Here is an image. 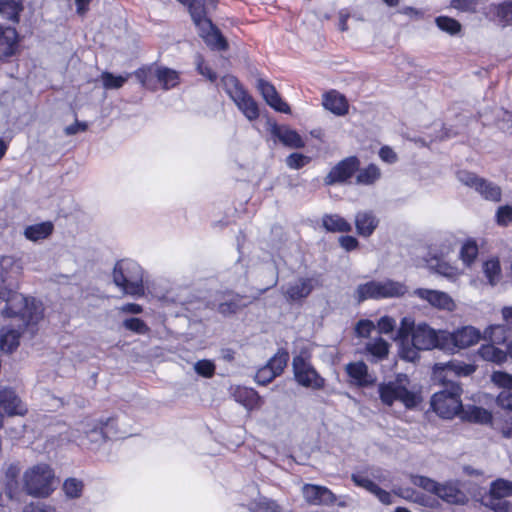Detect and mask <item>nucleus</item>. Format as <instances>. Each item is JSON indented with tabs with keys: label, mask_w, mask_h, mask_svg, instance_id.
I'll return each instance as SVG.
<instances>
[{
	"label": "nucleus",
	"mask_w": 512,
	"mask_h": 512,
	"mask_svg": "<svg viewBox=\"0 0 512 512\" xmlns=\"http://www.w3.org/2000/svg\"><path fill=\"white\" fill-rule=\"evenodd\" d=\"M22 480H55V473L47 463H38L24 471Z\"/></svg>",
	"instance_id": "72a5a7b5"
},
{
	"label": "nucleus",
	"mask_w": 512,
	"mask_h": 512,
	"mask_svg": "<svg viewBox=\"0 0 512 512\" xmlns=\"http://www.w3.org/2000/svg\"><path fill=\"white\" fill-rule=\"evenodd\" d=\"M357 485L365 484V488L373 493L381 503L385 505H390L393 502L394 496L380 488L376 482H355Z\"/></svg>",
	"instance_id": "a18cd8bd"
},
{
	"label": "nucleus",
	"mask_w": 512,
	"mask_h": 512,
	"mask_svg": "<svg viewBox=\"0 0 512 512\" xmlns=\"http://www.w3.org/2000/svg\"><path fill=\"white\" fill-rule=\"evenodd\" d=\"M481 338L479 330L472 326L462 327L453 333L444 330L442 347L444 351H454L456 348H467L476 344Z\"/></svg>",
	"instance_id": "9b49d317"
},
{
	"label": "nucleus",
	"mask_w": 512,
	"mask_h": 512,
	"mask_svg": "<svg viewBox=\"0 0 512 512\" xmlns=\"http://www.w3.org/2000/svg\"><path fill=\"white\" fill-rule=\"evenodd\" d=\"M131 74L114 75L111 72L105 71L101 74V80L104 88L106 89H119L129 79Z\"/></svg>",
	"instance_id": "c03bdc74"
},
{
	"label": "nucleus",
	"mask_w": 512,
	"mask_h": 512,
	"mask_svg": "<svg viewBox=\"0 0 512 512\" xmlns=\"http://www.w3.org/2000/svg\"><path fill=\"white\" fill-rule=\"evenodd\" d=\"M123 326L136 334L144 335L149 332V327L147 324L140 318H128L124 320Z\"/></svg>",
	"instance_id": "5fc2aeb1"
},
{
	"label": "nucleus",
	"mask_w": 512,
	"mask_h": 512,
	"mask_svg": "<svg viewBox=\"0 0 512 512\" xmlns=\"http://www.w3.org/2000/svg\"><path fill=\"white\" fill-rule=\"evenodd\" d=\"M479 355L486 361L503 363L507 358V353L493 345H483L479 349Z\"/></svg>",
	"instance_id": "58836bf2"
},
{
	"label": "nucleus",
	"mask_w": 512,
	"mask_h": 512,
	"mask_svg": "<svg viewBox=\"0 0 512 512\" xmlns=\"http://www.w3.org/2000/svg\"><path fill=\"white\" fill-rule=\"evenodd\" d=\"M83 482H63V491L67 498L75 499L81 496Z\"/></svg>",
	"instance_id": "052dcab7"
},
{
	"label": "nucleus",
	"mask_w": 512,
	"mask_h": 512,
	"mask_svg": "<svg viewBox=\"0 0 512 512\" xmlns=\"http://www.w3.org/2000/svg\"><path fill=\"white\" fill-rule=\"evenodd\" d=\"M196 65L199 74L205 76L211 82H214L217 79V74L210 67L204 64V58L200 54L196 57Z\"/></svg>",
	"instance_id": "e2e57ef3"
},
{
	"label": "nucleus",
	"mask_w": 512,
	"mask_h": 512,
	"mask_svg": "<svg viewBox=\"0 0 512 512\" xmlns=\"http://www.w3.org/2000/svg\"><path fill=\"white\" fill-rule=\"evenodd\" d=\"M216 366L213 361L203 359L194 364L195 372L205 378H211L215 374Z\"/></svg>",
	"instance_id": "864d4df0"
},
{
	"label": "nucleus",
	"mask_w": 512,
	"mask_h": 512,
	"mask_svg": "<svg viewBox=\"0 0 512 512\" xmlns=\"http://www.w3.org/2000/svg\"><path fill=\"white\" fill-rule=\"evenodd\" d=\"M100 429L104 432L107 440L117 438L119 436V431L116 424L115 417H108L106 419H100L97 422Z\"/></svg>",
	"instance_id": "8fccbe9b"
},
{
	"label": "nucleus",
	"mask_w": 512,
	"mask_h": 512,
	"mask_svg": "<svg viewBox=\"0 0 512 512\" xmlns=\"http://www.w3.org/2000/svg\"><path fill=\"white\" fill-rule=\"evenodd\" d=\"M416 328L414 322L409 318H403L401 321L400 328L397 331L396 339L399 341L400 348L403 347L404 342L408 343L412 337L413 331Z\"/></svg>",
	"instance_id": "de8ad7c7"
},
{
	"label": "nucleus",
	"mask_w": 512,
	"mask_h": 512,
	"mask_svg": "<svg viewBox=\"0 0 512 512\" xmlns=\"http://www.w3.org/2000/svg\"><path fill=\"white\" fill-rule=\"evenodd\" d=\"M0 409L9 416L23 415L26 412L20 398L10 388L0 390Z\"/></svg>",
	"instance_id": "a878e982"
},
{
	"label": "nucleus",
	"mask_w": 512,
	"mask_h": 512,
	"mask_svg": "<svg viewBox=\"0 0 512 512\" xmlns=\"http://www.w3.org/2000/svg\"><path fill=\"white\" fill-rule=\"evenodd\" d=\"M491 380L494 384H496L499 387L506 388V391H510L512 389V375L502 372V371H496L493 372L491 376Z\"/></svg>",
	"instance_id": "13d9d810"
},
{
	"label": "nucleus",
	"mask_w": 512,
	"mask_h": 512,
	"mask_svg": "<svg viewBox=\"0 0 512 512\" xmlns=\"http://www.w3.org/2000/svg\"><path fill=\"white\" fill-rule=\"evenodd\" d=\"M441 373L435 372L433 381L441 388L431 396L430 407L440 418L453 419L463 410L462 384L458 380L446 379Z\"/></svg>",
	"instance_id": "f03ea898"
},
{
	"label": "nucleus",
	"mask_w": 512,
	"mask_h": 512,
	"mask_svg": "<svg viewBox=\"0 0 512 512\" xmlns=\"http://www.w3.org/2000/svg\"><path fill=\"white\" fill-rule=\"evenodd\" d=\"M256 87L271 108L281 113L291 112L289 105L282 100L273 84L264 79H258Z\"/></svg>",
	"instance_id": "a211bd4d"
},
{
	"label": "nucleus",
	"mask_w": 512,
	"mask_h": 512,
	"mask_svg": "<svg viewBox=\"0 0 512 512\" xmlns=\"http://www.w3.org/2000/svg\"><path fill=\"white\" fill-rule=\"evenodd\" d=\"M322 226L327 232L349 233L352 225L339 214H325L322 217Z\"/></svg>",
	"instance_id": "473e14b6"
},
{
	"label": "nucleus",
	"mask_w": 512,
	"mask_h": 512,
	"mask_svg": "<svg viewBox=\"0 0 512 512\" xmlns=\"http://www.w3.org/2000/svg\"><path fill=\"white\" fill-rule=\"evenodd\" d=\"M512 494V482H491L489 493L482 497V504L497 511L505 512L508 503L502 499Z\"/></svg>",
	"instance_id": "2eb2a0df"
},
{
	"label": "nucleus",
	"mask_w": 512,
	"mask_h": 512,
	"mask_svg": "<svg viewBox=\"0 0 512 512\" xmlns=\"http://www.w3.org/2000/svg\"><path fill=\"white\" fill-rule=\"evenodd\" d=\"M22 331L10 327L0 329V349L6 353L14 352L19 344Z\"/></svg>",
	"instance_id": "c756f323"
},
{
	"label": "nucleus",
	"mask_w": 512,
	"mask_h": 512,
	"mask_svg": "<svg viewBox=\"0 0 512 512\" xmlns=\"http://www.w3.org/2000/svg\"><path fill=\"white\" fill-rule=\"evenodd\" d=\"M459 482H419V486L426 490L433 491L439 498L452 504H463L467 497L462 492L458 484Z\"/></svg>",
	"instance_id": "ddd939ff"
},
{
	"label": "nucleus",
	"mask_w": 512,
	"mask_h": 512,
	"mask_svg": "<svg viewBox=\"0 0 512 512\" xmlns=\"http://www.w3.org/2000/svg\"><path fill=\"white\" fill-rule=\"evenodd\" d=\"M251 303L252 300H248L246 296L235 293H225L217 304L216 310L224 317H229L238 313Z\"/></svg>",
	"instance_id": "6ab92c4d"
},
{
	"label": "nucleus",
	"mask_w": 512,
	"mask_h": 512,
	"mask_svg": "<svg viewBox=\"0 0 512 512\" xmlns=\"http://www.w3.org/2000/svg\"><path fill=\"white\" fill-rule=\"evenodd\" d=\"M378 394L381 402L386 406H392L398 400L401 401L407 409H414L421 402V397L407 387H402L398 382L380 383L378 385Z\"/></svg>",
	"instance_id": "0eeeda50"
},
{
	"label": "nucleus",
	"mask_w": 512,
	"mask_h": 512,
	"mask_svg": "<svg viewBox=\"0 0 512 512\" xmlns=\"http://www.w3.org/2000/svg\"><path fill=\"white\" fill-rule=\"evenodd\" d=\"M18 48V33L13 27L0 26V59L15 55Z\"/></svg>",
	"instance_id": "393cba45"
},
{
	"label": "nucleus",
	"mask_w": 512,
	"mask_h": 512,
	"mask_svg": "<svg viewBox=\"0 0 512 512\" xmlns=\"http://www.w3.org/2000/svg\"><path fill=\"white\" fill-rule=\"evenodd\" d=\"M360 160L350 156L337 163L324 178V185L333 186L348 181L359 170Z\"/></svg>",
	"instance_id": "4468645a"
},
{
	"label": "nucleus",
	"mask_w": 512,
	"mask_h": 512,
	"mask_svg": "<svg viewBox=\"0 0 512 512\" xmlns=\"http://www.w3.org/2000/svg\"><path fill=\"white\" fill-rule=\"evenodd\" d=\"M225 91L229 94L236 106L243 112V114L253 121L259 117V108L257 102L240 84L239 80L232 75H227L222 78Z\"/></svg>",
	"instance_id": "423d86ee"
},
{
	"label": "nucleus",
	"mask_w": 512,
	"mask_h": 512,
	"mask_svg": "<svg viewBox=\"0 0 512 512\" xmlns=\"http://www.w3.org/2000/svg\"><path fill=\"white\" fill-rule=\"evenodd\" d=\"M380 176V169L376 165L370 164L367 168L359 170V173L356 176V183L361 185H372L380 178Z\"/></svg>",
	"instance_id": "a19ab883"
},
{
	"label": "nucleus",
	"mask_w": 512,
	"mask_h": 512,
	"mask_svg": "<svg viewBox=\"0 0 512 512\" xmlns=\"http://www.w3.org/2000/svg\"><path fill=\"white\" fill-rule=\"evenodd\" d=\"M113 283L124 294L140 297L145 293L143 285V270L133 260H120L113 269Z\"/></svg>",
	"instance_id": "20e7f679"
},
{
	"label": "nucleus",
	"mask_w": 512,
	"mask_h": 512,
	"mask_svg": "<svg viewBox=\"0 0 512 512\" xmlns=\"http://www.w3.org/2000/svg\"><path fill=\"white\" fill-rule=\"evenodd\" d=\"M135 77L146 88H151L154 80L162 84L164 89H170L177 84L178 75L168 68L146 67L134 72Z\"/></svg>",
	"instance_id": "9d476101"
},
{
	"label": "nucleus",
	"mask_w": 512,
	"mask_h": 512,
	"mask_svg": "<svg viewBox=\"0 0 512 512\" xmlns=\"http://www.w3.org/2000/svg\"><path fill=\"white\" fill-rule=\"evenodd\" d=\"M407 292V287L391 279L385 281H369L358 285L356 289V298L358 303L367 299H382L401 297Z\"/></svg>",
	"instance_id": "39448f33"
},
{
	"label": "nucleus",
	"mask_w": 512,
	"mask_h": 512,
	"mask_svg": "<svg viewBox=\"0 0 512 512\" xmlns=\"http://www.w3.org/2000/svg\"><path fill=\"white\" fill-rule=\"evenodd\" d=\"M464 422L480 425L492 424L493 416L487 409L475 405H463V410L458 416Z\"/></svg>",
	"instance_id": "b1692460"
},
{
	"label": "nucleus",
	"mask_w": 512,
	"mask_h": 512,
	"mask_svg": "<svg viewBox=\"0 0 512 512\" xmlns=\"http://www.w3.org/2000/svg\"><path fill=\"white\" fill-rule=\"evenodd\" d=\"M271 134L289 148L300 149L305 147V142L299 133L287 126L274 123L271 127Z\"/></svg>",
	"instance_id": "aec40b11"
},
{
	"label": "nucleus",
	"mask_w": 512,
	"mask_h": 512,
	"mask_svg": "<svg viewBox=\"0 0 512 512\" xmlns=\"http://www.w3.org/2000/svg\"><path fill=\"white\" fill-rule=\"evenodd\" d=\"M289 353L285 349H279L277 353L268 361L267 365L277 374L281 375L289 361Z\"/></svg>",
	"instance_id": "37998d69"
},
{
	"label": "nucleus",
	"mask_w": 512,
	"mask_h": 512,
	"mask_svg": "<svg viewBox=\"0 0 512 512\" xmlns=\"http://www.w3.org/2000/svg\"><path fill=\"white\" fill-rule=\"evenodd\" d=\"M233 396L237 402L249 409L260 407L263 403L257 391L248 387H236Z\"/></svg>",
	"instance_id": "7c9ffc66"
},
{
	"label": "nucleus",
	"mask_w": 512,
	"mask_h": 512,
	"mask_svg": "<svg viewBox=\"0 0 512 512\" xmlns=\"http://www.w3.org/2000/svg\"><path fill=\"white\" fill-rule=\"evenodd\" d=\"M428 267L435 273L444 276L448 279H453L457 276V269L445 261L438 258H433L428 261Z\"/></svg>",
	"instance_id": "ea45409f"
},
{
	"label": "nucleus",
	"mask_w": 512,
	"mask_h": 512,
	"mask_svg": "<svg viewBox=\"0 0 512 512\" xmlns=\"http://www.w3.org/2000/svg\"><path fill=\"white\" fill-rule=\"evenodd\" d=\"M22 512H57L56 508L43 502H35L26 505Z\"/></svg>",
	"instance_id": "69168bd1"
},
{
	"label": "nucleus",
	"mask_w": 512,
	"mask_h": 512,
	"mask_svg": "<svg viewBox=\"0 0 512 512\" xmlns=\"http://www.w3.org/2000/svg\"><path fill=\"white\" fill-rule=\"evenodd\" d=\"M435 22L440 30L450 35H456L461 30V24L454 18L448 16H439L435 19Z\"/></svg>",
	"instance_id": "49530a36"
},
{
	"label": "nucleus",
	"mask_w": 512,
	"mask_h": 512,
	"mask_svg": "<svg viewBox=\"0 0 512 512\" xmlns=\"http://www.w3.org/2000/svg\"><path fill=\"white\" fill-rule=\"evenodd\" d=\"M23 10L24 6L21 0H0V14L13 23H19Z\"/></svg>",
	"instance_id": "c9c22d12"
},
{
	"label": "nucleus",
	"mask_w": 512,
	"mask_h": 512,
	"mask_svg": "<svg viewBox=\"0 0 512 512\" xmlns=\"http://www.w3.org/2000/svg\"><path fill=\"white\" fill-rule=\"evenodd\" d=\"M379 225V219L372 211H359L355 215L357 234L362 237L371 236Z\"/></svg>",
	"instance_id": "bb28decb"
},
{
	"label": "nucleus",
	"mask_w": 512,
	"mask_h": 512,
	"mask_svg": "<svg viewBox=\"0 0 512 512\" xmlns=\"http://www.w3.org/2000/svg\"><path fill=\"white\" fill-rule=\"evenodd\" d=\"M476 367L471 364H466L458 360H451L447 363H437L433 368L432 378L435 380V372H442L441 374L448 380H456L460 376H469L474 373Z\"/></svg>",
	"instance_id": "f3484780"
},
{
	"label": "nucleus",
	"mask_w": 512,
	"mask_h": 512,
	"mask_svg": "<svg viewBox=\"0 0 512 512\" xmlns=\"http://www.w3.org/2000/svg\"><path fill=\"white\" fill-rule=\"evenodd\" d=\"M367 350L377 358L384 359L388 355L389 345L384 339L378 338L367 345Z\"/></svg>",
	"instance_id": "603ef678"
},
{
	"label": "nucleus",
	"mask_w": 512,
	"mask_h": 512,
	"mask_svg": "<svg viewBox=\"0 0 512 512\" xmlns=\"http://www.w3.org/2000/svg\"><path fill=\"white\" fill-rule=\"evenodd\" d=\"M416 328L414 322L409 318H403L401 321L400 328L397 331L396 339L399 341L400 348L403 347L404 342L408 343L412 337L413 331Z\"/></svg>",
	"instance_id": "09e8293b"
},
{
	"label": "nucleus",
	"mask_w": 512,
	"mask_h": 512,
	"mask_svg": "<svg viewBox=\"0 0 512 512\" xmlns=\"http://www.w3.org/2000/svg\"><path fill=\"white\" fill-rule=\"evenodd\" d=\"M22 490L30 496L33 497H47L53 491V482H21Z\"/></svg>",
	"instance_id": "e433bc0d"
},
{
	"label": "nucleus",
	"mask_w": 512,
	"mask_h": 512,
	"mask_svg": "<svg viewBox=\"0 0 512 512\" xmlns=\"http://www.w3.org/2000/svg\"><path fill=\"white\" fill-rule=\"evenodd\" d=\"M496 404L505 409L512 411V392L502 391L496 398Z\"/></svg>",
	"instance_id": "774afa93"
},
{
	"label": "nucleus",
	"mask_w": 512,
	"mask_h": 512,
	"mask_svg": "<svg viewBox=\"0 0 512 512\" xmlns=\"http://www.w3.org/2000/svg\"><path fill=\"white\" fill-rule=\"evenodd\" d=\"M345 370L354 384L359 387H369L376 382V378L369 374L368 366L363 361L348 363Z\"/></svg>",
	"instance_id": "4be33fe9"
},
{
	"label": "nucleus",
	"mask_w": 512,
	"mask_h": 512,
	"mask_svg": "<svg viewBox=\"0 0 512 512\" xmlns=\"http://www.w3.org/2000/svg\"><path fill=\"white\" fill-rule=\"evenodd\" d=\"M292 366L295 380L299 385L313 390H320L325 387V379L301 355L293 358Z\"/></svg>",
	"instance_id": "1a4fd4ad"
},
{
	"label": "nucleus",
	"mask_w": 512,
	"mask_h": 512,
	"mask_svg": "<svg viewBox=\"0 0 512 512\" xmlns=\"http://www.w3.org/2000/svg\"><path fill=\"white\" fill-rule=\"evenodd\" d=\"M276 377L277 374L266 364L257 371L255 380L260 385H267Z\"/></svg>",
	"instance_id": "4d7b16f0"
},
{
	"label": "nucleus",
	"mask_w": 512,
	"mask_h": 512,
	"mask_svg": "<svg viewBox=\"0 0 512 512\" xmlns=\"http://www.w3.org/2000/svg\"><path fill=\"white\" fill-rule=\"evenodd\" d=\"M478 255V246L474 241H467L460 250L462 261L470 266Z\"/></svg>",
	"instance_id": "3c124183"
},
{
	"label": "nucleus",
	"mask_w": 512,
	"mask_h": 512,
	"mask_svg": "<svg viewBox=\"0 0 512 512\" xmlns=\"http://www.w3.org/2000/svg\"><path fill=\"white\" fill-rule=\"evenodd\" d=\"M444 330H435L426 323L416 325L413 331L411 341L404 342L402 348H399V355L402 359L414 362L419 359V351L439 349L444 351L442 347V336Z\"/></svg>",
	"instance_id": "7ed1b4c3"
},
{
	"label": "nucleus",
	"mask_w": 512,
	"mask_h": 512,
	"mask_svg": "<svg viewBox=\"0 0 512 512\" xmlns=\"http://www.w3.org/2000/svg\"><path fill=\"white\" fill-rule=\"evenodd\" d=\"M304 499L312 505L330 504L334 501L333 493L326 487L307 483L302 488Z\"/></svg>",
	"instance_id": "412c9836"
},
{
	"label": "nucleus",
	"mask_w": 512,
	"mask_h": 512,
	"mask_svg": "<svg viewBox=\"0 0 512 512\" xmlns=\"http://www.w3.org/2000/svg\"><path fill=\"white\" fill-rule=\"evenodd\" d=\"M314 289V279L300 278L294 284H290L285 292L288 300L298 301L308 297Z\"/></svg>",
	"instance_id": "c85d7f7f"
},
{
	"label": "nucleus",
	"mask_w": 512,
	"mask_h": 512,
	"mask_svg": "<svg viewBox=\"0 0 512 512\" xmlns=\"http://www.w3.org/2000/svg\"><path fill=\"white\" fill-rule=\"evenodd\" d=\"M491 13L498 25L507 27L512 25V1L506 0L502 3L491 6Z\"/></svg>",
	"instance_id": "f704fd0d"
},
{
	"label": "nucleus",
	"mask_w": 512,
	"mask_h": 512,
	"mask_svg": "<svg viewBox=\"0 0 512 512\" xmlns=\"http://www.w3.org/2000/svg\"><path fill=\"white\" fill-rule=\"evenodd\" d=\"M338 241L339 245L347 252L353 251L359 247V241L354 236H341Z\"/></svg>",
	"instance_id": "338daca9"
},
{
	"label": "nucleus",
	"mask_w": 512,
	"mask_h": 512,
	"mask_svg": "<svg viewBox=\"0 0 512 512\" xmlns=\"http://www.w3.org/2000/svg\"><path fill=\"white\" fill-rule=\"evenodd\" d=\"M20 266L11 256L0 258V300L6 303L2 310L5 317H20V329H32L42 318V306L34 298H27L18 292Z\"/></svg>",
	"instance_id": "f257e3e1"
},
{
	"label": "nucleus",
	"mask_w": 512,
	"mask_h": 512,
	"mask_svg": "<svg viewBox=\"0 0 512 512\" xmlns=\"http://www.w3.org/2000/svg\"><path fill=\"white\" fill-rule=\"evenodd\" d=\"M184 4L188 5L189 13L198 31L207 27L211 28L212 20L207 17V11L204 2L200 0H189Z\"/></svg>",
	"instance_id": "cd10ccee"
},
{
	"label": "nucleus",
	"mask_w": 512,
	"mask_h": 512,
	"mask_svg": "<svg viewBox=\"0 0 512 512\" xmlns=\"http://www.w3.org/2000/svg\"><path fill=\"white\" fill-rule=\"evenodd\" d=\"M477 4V0H451L450 3L451 7L463 12H475Z\"/></svg>",
	"instance_id": "0e129e2a"
},
{
	"label": "nucleus",
	"mask_w": 512,
	"mask_h": 512,
	"mask_svg": "<svg viewBox=\"0 0 512 512\" xmlns=\"http://www.w3.org/2000/svg\"><path fill=\"white\" fill-rule=\"evenodd\" d=\"M496 222L500 226H508L512 222V206H500L496 211Z\"/></svg>",
	"instance_id": "bf43d9fd"
},
{
	"label": "nucleus",
	"mask_w": 512,
	"mask_h": 512,
	"mask_svg": "<svg viewBox=\"0 0 512 512\" xmlns=\"http://www.w3.org/2000/svg\"><path fill=\"white\" fill-rule=\"evenodd\" d=\"M52 231L53 224L51 222H43L26 227L24 235L29 240L37 241L46 238L52 233Z\"/></svg>",
	"instance_id": "4c0bfd02"
},
{
	"label": "nucleus",
	"mask_w": 512,
	"mask_h": 512,
	"mask_svg": "<svg viewBox=\"0 0 512 512\" xmlns=\"http://www.w3.org/2000/svg\"><path fill=\"white\" fill-rule=\"evenodd\" d=\"M323 106L336 115H344L348 112L346 98L336 91H330L324 95Z\"/></svg>",
	"instance_id": "2f4dec72"
},
{
	"label": "nucleus",
	"mask_w": 512,
	"mask_h": 512,
	"mask_svg": "<svg viewBox=\"0 0 512 512\" xmlns=\"http://www.w3.org/2000/svg\"><path fill=\"white\" fill-rule=\"evenodd\" d=\"M198 34L213 51H226L229 49L227 39L213 22L211 23V28L201 29L198 31Z\"/></svg>",
	"instance_id": "5701e85b"
},
{
	"label": "nucleus",
	"mask_w": 512,
	"mask_h": 512,
	"mask_svg": "<svg viewBox=\"0 0 512 512\" xmlns=\"http://www.w3.org/2000/svg\"><path fill=\"white\" fill-rule=\"evenodd\" d=\"M3 470L7 480H16L22 471V466L19 461H14L3 464Z\"/></svg>",
	"instance_id": "680f3d73"
},
{
	"label": "nucleus",
	"mask_w": 512,
	"mask_h": 512,
	"mask_svg": "<svg viewBox=\"0 0 512 512\" xmlns=\"http://www.w3.org/2000/svg\"><path fill=\"white\" fill-rule=\"evenodd\" d=\"M68 441L76 443L78 446L96 451L102 444L106 442L104 432L100 429L98 424L92 426L88 425V428L81 433L79 430H71L68 432Z\"/></svg>",
	"instance_id": "f8f14e48"
},
{
	"label": "nucleus",
	"mask_w": 512,
	"mask_h": 512,
	"mask_svg": "<svg viewBox=\"0 0 512 512\" xmlns=\"http://www.w3.org/2000/svg\"><path fill=\"white\" fill-rule=\"evenodd\" d=\"M483 272L489 284L494 286L498 283L501 275L500 262L497 258L489 259L483 263Z\"/></svg>",
	"instance_id": "79ce46f5"
},
{
	"label": "nucleus",
	"mask_w": 512,
	"mask_h": 512,
	"mask_svg": "<svg viewBox=\"0 0 512 512\" xmlns=\"http://www.w3.org/2000/svg\"><path fill=\"white\" fill-rule=\"evenodd\" d=\"M456 177L459 182L467 187L473 188L485 200L492 202L501 201L502 190L497 184L467 170L458 171Z\"/></svg>",
	"instance_id": "6e6552de"
},
{
	"label": "nucleus",
	"mask_w": 512,
	"mask_h": 512,
	"mask_svg": "<svg viewBox=\"0 0 512 512\" xmlns=\"http://www.w3.org/2000/svg\"><path fill=\"white\" fill-rule=\"evenodd\" d=\"M414 295L426 300L431 306L440 310L452 312L456 308V304L451 296L443 291L418 288L414 291Z\"/></svg>",
	"instance_id": "dca6fc26"
},
{
	"label": "nucleus",
	"mask_w": 512,
	"mask_h": 512,
	"mask_svg": "<svg viewBox=\"0 0 512 512\" xmlns=\"http://www.w3.org/2000/svg\"><path fill=\"white\" fill-rule=\"evenodd\" d=\"M311 161L309 156L301 153H292L286 158V164L292 169H301Z\"/></svg>",
	"instance_id": "6e6d98bb"
}]
</instances>
